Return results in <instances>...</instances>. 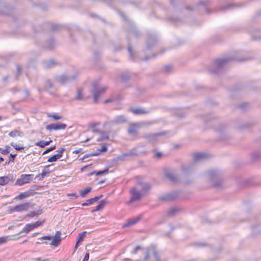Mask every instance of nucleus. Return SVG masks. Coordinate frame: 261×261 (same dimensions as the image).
I'll list each match as a JSON object with an SVG mask.
<instances>
[{
  "label": "nucleus",
  "instance_id": "nucleus-1",
  "mask_svg": "<svg viewBox=\"0 0 261 261\" xmlns=\"http://www.w3.org/2000/svg\"><path fill=\"white\" fill-rule=\"evenodd\" d=\"M248 60V59H242L237 56H233L223 59H217L214 61V67L210 69L209 71L212 73H220L224 66L229 62L230 61H244Z\"/></svg>",
  "mask_w": 261,
  "mask_h": 261
},
{
  "label": "nucleus",
  "instance_id": "nucleus-2",
  "mask_svg": "<svg viewBox=\"0 0 261 261\" xmlns=\"http://www.w3.org/2000/svg\"><path fill=\"white\" fill-rule=\"evenodd\" d=\"M210 179L213 182V186L217 189L223 187V180L220 173L217 170H211L207 172Z\"/></svg>",
  "mask_w": 261,
  "mask_h": 261
},
{
  "label": "nucleus",
  "instance_id": "nucleus-3",
  "mask_svg": "<svg viewBox=\"0 0 261 261\" xmlns=\"http://www.w3.org/2000/svg\"><path fill=\"white\" fill-rule=\"evenodd\" d=\"M77 74L74 73L71 75L63 74L61 75H55L54 76V80L55 82L64 85L76 80Z\"/></svg>",
  "mask_w": 261,
  "mask_h": 261
},
{
  "label": "nucleus",
  "instance_id": "nucleus-4",
  "mask_svg": "<svg viewBox=\"0 0 261 261\" xmlns=\"http://www.w3.org/2000/svg\"><path fill=\"white\" fill-rule=\"evenodd\" d=\"M92 86L93 90L92 93L93 97V101L94 103H97L98 102L99 97L100 95L105 93L108 88L107 87L99 88L98 87V84L96 82L93 83Z\"/></svg>",
  "mask_w": 261,
  "mask_h": 261
},
{
  "label": "nucleus",
  "instance_id": "nucleus-5",
  "mask_svg": "<svg viewBox=\"0 0 261 261\" xmlns=\"http://www.w3.org/2000/svg\"><path fill=\"white\" fill-rule=\"evenodd\" d=\"M33 177V174H22L20 178L17 179L15 185L22 186L25 184L29 183L32 180Z\"/></svg>",
  "mask_w": 261,
  "mask_h": 261
},
{
  "label": "nucleus",
  "instance_id": "nucleus-6",
  "mask_svg": "<svg viewBox=\"0 0 261 261\" xmlns=\"http://www.w3.org/2000/svg\"><path fill=\"white\" fill-rule=\"evenodd\" d=\"M178 196V191H173L160 196L159 199L164 201H170L176 199Z\"/></svg>",
  "mask_w": 261,
  "mask_h": 261
},
{
  "label": "nucleus",
  "instance_id": "nucleus-7",
  "mask_svg": "<svg viewBox=\"0 0 261 261\" xmlns=\"http://www.w3.org/2000/svg\"><path fill=\"white\" fill-rule=\"evenodd\" d=\"M165 177L173 184H177L179 182V178L175 175L173 170H167L165 172Z\"/></svg>",
  "mask_w": 261,
  "mask_h": 261
},
{
  "label": "nucleus",
  "instance_id": "nucleus-8",
  "mask_svg": "<svg viewBox=\"0 0 261 261\" xmlns=\"http://www.w3.org/2000/svg\"><path fill=\"white\" fill-rule=\"evenodd\" d=\"M16 175L13 174H9L7 176L0 177V185L4 186L9 182L13 183L16 178Z\"/></svg>",
  "mask_w": 261,
  "mask_h": 261
},
{
  "label": "nucleus",
  "instance_id": "nucleus-9",
  "mask_svg": "<svg viewBox=\"0 0 261 261\" xmlns=\"http://www.w3.org/2000/svg\"><path fill=\"white\" fill-rule=\"evenodd\" d=\"M67 125L66 124L58 122L47 125L45 128L47 130L51 131L52 130L65 129Z\"/></svg>",
  "mask_w": 261,
  "mask_h": 261
},
{
  "label": "nucleus",
  "instance_id": "nucleus-10",
  "mask_svg": "<svg viewBox=\"0 0 261 261\" xmlns=\"http://www.w3.org/2000/svg\"><path fill=\"white\" fill-rule=\"evenodd\" d=\"M157 42V39L155 35L153 34H148L146 40L147 48L151 49Z\"/></svg>",
  "mask_w": 261,
  "mask_h": 261
},
{
  "label": "nucleus",
  "instance_id": "nucleus-11",
  "mask_svg": "<svg viewBox=\"0 0 261 261\" xmlns=\"http://www.w3.org/2000/svg\"><path fill=\"white\" fill-rule=\"evenodd\" d=\"M130 193L132 194V197L129 200L130 203L133 202L141 199L142 193L137 191L135 188L131 189L130 190Z\"/></svg>",
  "mask_w": 261,
  "mask_h": 261
},
{
  "label": "nucleus",
  "instance_id": "nucleus-12",
  "mask_svg": "<svg viewBox=\"0 0 261 261\" xmlns=\"http://www.w3.org/2000/svg\"><path fill=\"white\" fill-rule=\"evenodd\" d=\"M30 206V203H24L20 205H16L10 208V212H23L28 211Z\"/></svg>",
  "mask_w": 261,
  "mask_h": 261
},
{
  "label": "nucleus",
  "instance_id": "nucleus-13",
  "mask_svg": "<svg viewBox=\"0 0 261 261\" xmlns=\"http://www.w3.org/2000/svg\"><path fill=\"white\" fill-rule=\"evenodd\" d=\"M127 120L124 115L117 116L115 118L109 121L110 124H120L127 122Z\"/></svg>",
  "mask_w": 261,
  "mask_h": 261
},
{
  "label": "nucleus",
  "instance_id": "nucleus-14",
  "mask_svg": "<svg viewBox=\"0 0 261 261\" xmlns=\"http://www.w3.org/2000/svg\"><path fill=\"white\" fill-rule=\"evenodd\" d=\"M159 136V134L155 133L143 135L142 138L145 139L149 143H154L158 141Z\"/></svg>",
  "mask_w": 261,
  "mask_h": 261
},
{
  "label": "nucleus",
  "instance_id": "nucleus-15",
  "mask_svg": "<svg viewBox=\"0 0 261 261\" xmlns=\"http://www.w3.org/2000/svg\"><path fill=\"white\" fill-rule=\"evenodd\" d=\"M61 232L60 231H56L55 235L53 238V239L52 240L51 242L49 243V244L51 246L54 247L58 246L62 240L61 237Z\"/></svg>",
  "mask_w": 261,
  "mask_h": 261
},
{
  "label": "nucleus",
  "instance_id": "nucleus-16",
  "mask_svg": "<svg viewBox=\"0 0 261 261\" xmlns=\"http://www.w3.org/2000/svg\"><path fill=\"white\" fill-rule=\"evenodd\" d=\"M210 157V155L206 153L198 152L194 154L193 160L194 162H197L200 161H203L208 159Z\"/></svg>",
  "mask_w": 261,
  "mask_h": 261
},
{
  "label": "nucleus",
  "instance_id": "nucleus-17",
  "mask_svg": "<svg viewBox=\"0 0 261 261\" xmlns=\"http://www.w3.org/2000/svg\"><path fill=\"white\" fill-rule=\"evenodd\" d=\"M139 127L140 125L138 123H131L128 128L127 132L130 135H136Z\"/></svg>",
  "mask_w": 261,
  "mask_h": 261
},
{
  "label": "nucleus",
  "instance_id": "nucleus-18",
  "mask_svg": "<svg viewBox=\"0 0 261 261\" xmlns=\"http://www.w3.org/2000/svg\"><path fill=\"white\" fill-rule=\"evenodd\" d=\"M194 163H192L181 167V171L185 174H189L194 170Z\"/></svg>",
  "mask_w": 261,
  "mask_h": 261
},
{
  "label": "nucleus",
  "instance_id": "nucleus-19",
  "mask_svg": "<svg viewBox=\"0 0 261 261\" xmlns=\"http://www.w3.org/2000/svg\"><path fill=\"white\" fill-rule=\"evenodd\" d=\"M43 66L45 68H51L58 65L59 63L54 59L44 61L43 62Z\"/></svg>",
  "mask_w": 261,
  "mask_h": 261
},
{
  "label": "nucleus",
  "instance_id": "nucleus-20",
  "mask_svg": "<svg viewBox=\"0 0 261 261\" xmlns=\"http://www.w3.org/2000/svg\"><path fill=\"white\" fill-rule=\"evenodd\" d=\"M140 34L139 31L135 27H132L128 32V37L130 39L132 37L138 38L140 36Z\"/></svg>",
  "mask_w": 261,
  "mask_h": 261
},
{
  "label": "nucleus",
  "instance_id": "nucleus-21",
  "mask_svg": "<svg viewBox=\"0 0 261 261\" xmlns=\"http://www.w3.org/2000/svg\"><path fill=\"white\" fill-rule=\"evenodd\" d=\"M141 220L140 217L134 218L128 220L125 224H123L122 227H127L133 225L137 223Z\"/></svg>",
  "mask_w": 261,
  "mask_h": 261
},
{
  "label": "nucleus",
  "instance_id": "nucleus-22",
  "mask_svg": "<svg viewBox=\"0 0 261 261\" xmlns=\"http://www.w3.org/2000/svg\"><path fill=\"white\" fill-rule=\"evenodd\" d=\"M137 185L142 186L141 193L142 194L147 193L151 188V186L148 183L143 184L141 181H138Z\"/></svg>",
  "mask_w": 261,
  "mask_h": 261
},
{
  "label": "nucleus",
  "instance_id": "nucleus-23",
  "mask_svg": "<svg viewBox=\"0 0 261 261\" xmlns=\"http://www.w3.org/2000/svg\"><path fill=\"white\" fill-rule=\"evenodd\" d=\"M102 197V195H100L99 196H96L94 198H90L86 201V202L82 204V206H87L93 204L94 202L97 201L101 197Z\"/></svg>",
  "mask_w": 261,
  "mask_h": 261
},
{
  "label": "nucleus",
  "instance_id": "nucleus-24",
  "mask_svg": "<svg viewBox=\"0 0 261 261\" xmlns=\"http://www.w3.org/2000/svg\"><path fill=\"white\" fill-rule=\"evenodd\" d=\"M54 85L51 81L49 79L45 80L43 84V89L45 91H48L49 89L53 88Z\"/></svg>",
  "mask_w": 261,
  "mask_h": 261
},
{
  "label": "nucleus",
  "instance_id": "nucleus-25",
  "mask_svg": "<svg viewBox=\"0 0 261 261\" xmlns=\"http://www.w3.org/2000/svg\"><path fill=\"white\" fill-rule=\"evenodd\" d=\"M211 2L209 0H206L205 1H201L199 3V5L202 6L204 10L207 13H210L208 10V6L210 5Z\"/></svg>",
  "mask_w": 261,
  "mask_h": 261
},
{
  "label": "nucleus",
  "instance_id": "nucleus-26",
  "mask_svg": "<svg viewBox=\"0 0 261 261\" xmlns=\"http://www.w3.org/2000/svg\"><path fill=\"white\" fill-rule=\"evenodd\" d=\"M138 153L134 151H130L129 152L123 153L122 155L117 157V159L119 160H122L124 161V158L127 156H137Z\"/></svg>",
  "mask_w": 261,
  "mask_h": 261
},
{
  "label": "nucleus",
  "instance_id": "nucleus-27",
  "mask_svg": "<svg viewBox=\"0 0 261 261\" xmlns=\"http://www.w3.org/2000/svg\"><path fill=\"white\" fill-rule=\"evenodd\" d=\"M106 203L107 201H106V200L103 199L101 200L98 203V204L95 207V208L91 211V212L94 213L95 212L102 210L104 207L105 205L106 204Z\"/></svg>",
  "mask_w": 261,
  "mask_h": 261
},
{
  "label": "nucleus",
  "instance_id": "nucleus-28",
  "mask_svg": "<svg viewBox=\"0 0 261 261\" xmlns=\"http://www.w3.org/2000/svg\"><path fill=\"white\" fill-rule=\"evenodd\" d=\"M106 203L107 201H106V200L103 199L101 200L98 203V204L95 207V208L91 211V212L94 213L95 212L102 210L104 207L105 205L106 204Z\"/></svg>",
  "mask_w": 261,
  "mask_h": 261
},
{
  "label": "nucleus",
  "instance_id": "nucleus-29",
  "mask_svg": "<svg viewBox=\"0 0 261 261\" xmlns=\"http://www.w3.org/2000/svg\"><path fill=\"white\" fill-rule=\"evenodd\" d=\"M129 110L130 111H131L135 115H141L147 113V111H145L144 109L140 108L135 109L133 108H130Z\"/></svg>",
  "mask_w": 261,
  "mask_h": 261
},
{
  "label": "nucleus",
  "instance_id": "nucleus-30",
  "mask_svg": "<svg viewBox=\"0 0 261 261\" xmlns=\"http://www.w3.org/2000/svg\"><path fill=\"white\" fill-rule=\"evenodd\" d=\"M86 233V231H83L82 233H80L79 234L78 240H77V241L76 242L74 249H76L77 248V247L80 245V244L82 243V242L83 241V238L85 236Z\"/></svg>",
  "mask_w": 261,
  "mask_h": 261
},
{
  "label": "nucleus",
  "instance_id": "nucleus-31",
  "mask_svg": "<svg viewBox=\"0 0 261 261\" xmlns=\"http://www.w3.org/2000/svg\"><path fill=\"white\" fill-rule=\"evenodd\" d=\"M51 142H52V140L50 139L48 141H40L36 142L35 144L36 146H39L41 148H43L50 144Z\"/></svg>",
  "mask_w": 261,
  "mask_h": 261
},
{
  "label": "nucleus",
  "instance_id": "nucleus-32",
  "mask_svg": "<svg viewBox=\"0 0 261 261\" xmlns=\"http://www.w3.org/2000/svg\"><path fill=\"white\" fill-rule=\"evenodd\" d=\"M100 134H101V136L97 139V141L98 142H100L105 140H108L109 139V134L108 132H101Z\"/></svg>",
  "mask_w": 261,
  "mask_h": 261
},
{
  "label": "nucleus",
  "instance_id": "nucleus-33",
  "mask_svg": "<svg viewBox=\"0 0 261 261\" xmlns=\"http://www.w3.org/2000/svg\"><path fill=\"white\" fill-rule=\"evenodd\" d=\"M180 211V209L177 207H173L171 208L168 213L167 216L168 217H172L175 214L178 213Z\"/></svg>",
  "mask_w": 261,
  "mask_h": 261
},
{
  "label": "nucleus",
  "instance_id": "nucleus-34",
  "mask_svg": "<svg viewBox=\"0 0 261 261\" xmlns=\"http://www.w3.org/2000/svg\"><path fill=\"white\" fill-rule=\"evenodd\" d=\"M22 135H23L22 132H21L19 130H16V129H15L13 131L10 132L9 134V136L12 138L16 137L17 136L21 137V136H22Z\"/></svg>",
  "mask_w": 261,
  "mask_h": 261
},
{
  "label": "nucleus",
  "instance_id": "nucleus-35",
  "mask_svg": "<svg viewBox=\"0 0 261 261\" xmlns=\"http://www.w3.org/2000/svg\"><path fill=\"white\" fill-rule=\"evenodd\" d=\"M150 252L152 253L154 258L156 260H158L160 259V255L156 249V248L154 246H151L149 247Z\"/></svg>",
  "mask_w": 261,
  "mask_h": 261
},
{
  "label": "nucleus",
  "instance_id": "nucleus-36",
  "mask_svg": "<svg viewBox=\"0 0 261 261\" xmlns=\"http://www.w3.org/2000/svg\"><path fill=\"white\" fill-rule=\"evenodd\" d=\"M55 46V42L54 39L50 38L46 42V48L48 49H53Z\"/></svg>",
  "mask_w": 261,
  "mask_h": 261
},
{
  "label": "nucleus",
  "instance_id": "nucleus-37",
  "mask_svg": "<svg viewBox=\"0 0 261 261\" xmlns=\"http://www.w3.org/2000/svg\"><path fill=\"white\" fill-rule=\"evenodd\" d=\"M50 166V165H47L44 167V169H43V171L42 173H41V176H48L49 173L51 171V170H50L49 168Z\"/></svg>",
  "mask_w": 261,
  "mask_h": 261
},
{
  "label": "nucleus",
  "instance_id": "nucleus-38",
  "mask_svg": "<svg viewBox=\"0 0 261 261\" xmlns=\"http://www.w3.org/2000/svg\"><path fill=\"white\" fill-rule=\"evenodd\" d=\"M92 190L91 187H87L85 188L84 190L81 191L80 192L81 196L84 198L86 196L87 194H88Z\"/></svg>",
  "mask_w": 261,
  "mask_h": 261
},
{
  "label": "nucleus",
  "instance_id": "nucleus-39",
  "mask_svg": "<svg viewBox=\"0 0 261 261\" xmlns=\"http://www.w3.org/2000/svg\"><path fill=\"white\" fill-rule=\"evenodd\" d=\"M169 20L175 25H179L182 23L181 20L178 18L171 17Z\"/></svg>",
  "mask_w": 261,
  "mask_h": 261
},
{
  "label": "nucleus",
  "instance_id": "nucleus-40",
  "mask_svg": "<svg viewBox=\"0 0 261 261\" xmlns=\"http://www.w3.org/2000/svg\"><path fill=\"white\" fill-rule=\"evenodd\" d=\"M108 172H109V169L107 168V169H105L103 170L98 171L97 172H91V173L89 174V175H93L94 174H95L96 175H102V174H103L108 173Z\"/></svg>",
  "mask_w": 261,
  "mask_h": 261
},
{
  "label": "nucleus",
  "instance_id": "nucleus-41",
  "mask_svg": "<svg viewBox=\"0 0 261 261\" xmlns=\"http://www.w3.org/2000/svg\"><path fill=\"white\" fill-rule=\"evenodd\" d=\"M236 7L234 5L231 4H227L224 6H222L220 8V11H225L228 9H231V8H233Z\"/></svg>",
  "mask_w": 261,
  "mask_h": 261
},
{
  "label": "nucleus",
  "instance_id": "nucleus-42",
  "mask_svg": "<svg viewBox=\"0 0 261 261\" xmlns=\"http://www.w3.org/2000/svg\"><path fill=\"white\" fill-rule=\"evenodd\" d=\"M83 91L82 90L78 89L77 90V96L75 97V99L77 100H82L84 99V98L82 96Z\"/></svg>",
  "mask_w": 261,
  "mask_h": 261
},
{
  "label": "nucleus",
  "instance_id": "nucleus-43",
  "mask_svg": "<svg viewBox=\"0 0 261 261\" xmlns=\"http://www.w3.org/2000/svg\"><path fill=\"white\" fill-rule=\"evenodd\" d=\"M60 156V154H55L49 158L47 160V162L50 163L56 162L58 160L61 158Z\"/></svg>",
  "mask_w": 261,
  "mask_h": 261
},
{
  "label": "nucleus",
  "instance_id": "nucleus-44",
  "mask_svg": "<svg viewBox=\"0 0 261 261\" xmlns=\"http://www.w3.org/2000/svg\"><path fill=\"white\" fill-rule=\"evenodd\" d=\"M33 229L31 224H27L22 229V230L20 232V233L22 232H28L31 231Z\"/></svg>",
  "mask_w": 261,
  "mask_h": 261
},
{
  "label": "nucleus",
  "instance_id": "nucleus-45",
  "mask_svg": "<svg viewBox=\"0 0 261 261\" xmlns=\"http://www.w3.org/2000/svg\"><path fill=\"white\" fill-rule=\"evenodd\" d=\"M42 213V210L41 209H39L38 210L37 212L35 211L31 212L30 214L28 215V216L31 218L34 217L35 216H38L39 215L41 214Z\"/></svg>",
  "mask_w": 261,
  "mask_h": 261
},
{
  "label": "nucleus",
  "instance_id": "nucleus-46",
  "mask_svg": "<svg viewBox=\"0 0 261 261\" xmlns=\"http://www.w3.org/2000/svg\"><path fill=\"white\" fill-rule=\"evenodd\" d=\"M127 50L129 54V57L131 58V59L135 60V57L134 53L132 49L131 45L129 43L128 44Z\"/></svg>",
  "mask_w": 261,
  "mask_h": 261
},
{
  "label": "nucleus",
  "instance_id": "nucleus-47",
  "mask_svg": "<svg viewBox=\"0 0 261 261\" xmlns=\"http://www.w3.org/2000/svg\"><path fill=\"white\" fill-rule=\"evenodd\" d=\"M121 79L122 82H126L129 80L130 75L127 72L124 73L121 75Z\"/></svg>",
  "mask_w": 261,
  "mask_h": 261
},
{
  "label": "nucleus",
  "instance_id": "nucleus-48",
  "mask_svg": "<svg viewBox=\"0 0 261 261\" xmlns=\"http://www.w3.org/2000/svg\"><path fill=\"white\" fill-rule=\"evenodd\" d=\"M10 147L8 145L5 146V149H3L0 147V152L3 154H7L9 153Z\"/></svg>",
  "mask_w": 261,
  "mask_h": 261
},
{
  "label": "nucleus",
  "instance_id": "nucleus-49",
  "mask_svg": "<svg viewBox=\"0 0 261 261\" xmlns=\"http://www.w3.org/2000/svg\"><path fill=\"white\" fill-rule=\"evenodd\" d=\"M112 97L113 99H115V101H113V102H115L116 103H119L122 99V97L121 94H117L112 96Z\"/></svg>",
  "mask_w": 261,
  "mask_h": 261
},
{
  "label": "nucleus",
  "instance_id": "nucleus-50",
  "mask_svg": "<svg viewBox=\"0 0 261 261\" xmlns=\"http://www.w3.org/2000/svg\"><path fill=\"white\" fill-rule=\"evenodd\" d=\"M31 192L26 191L25 192L21 193L18 195V197L20 199H23L30 196Z\"/></svg>",
  "mask_w": 261,
  "mask_h": 261
},
{
  "label": "nucleus",
  "instance_id": "nucleus-51",
  "mask_svg": "<svg viewBox=\"0 0 261 261\" xmlns=\"http://www.w3.org/2000/svg\"><path fill=\"white\" fill-rule=\"evenodd\" d=\"M11 146H13L17 151H20L24 149V147L23 146H19L17 145L16 143L14 142H11L10 143Z\"/></svg>",
  "mask_w": 261,
  "mask_h": 261
},
{
  "label": "nucleus",
  "instance_id": "nucleus-52",
  "mask_svg": "<svg viewBox=\"0 0 261 261\" xmlns=\"http://www.w3.org/2000/svg\"><path fill=\"white\" fill-rule=\"evenodd\" d=\"M99 154V152H97V153H90V154H85L83 158H81L80 159V160H82L83 161V160L86 159V158H88L90 156H97V155H98Z\"/></svg>",
  "mask_w": 261,
  "mask_h": 261
},
{
  "label": "nucleus",
  "instance_id": "nucleus-53",
  "mask_svg": "<svg viewBox=\"0 0 261 261\" xmlns=\"http://www.w3.org/2000/svg\"><path fill=\"white\" fill-rule=\"evenodd\" d=\"M21 71H22V68L20 67V65H17V73H16V75L15 76V80L16 81L18 80L19 75L20 74V73L21 72Z\"/></svg>",
  "mask_w": 261,
  "mask_h": 261
},
{
  "label": "nucleus",
  "instance_id": "nucleus-54",
  "mask_svg": "<svg viewBox=\"0 0 261 261\" xmlns=\"http://www.w3.org/2000/svg\"><path fill=\"white\" fill-rule=\"evenodd\" d=\"M260 154L258 152H254L252 154V158L253 160H256L260 157Z\"/></svg>",
  "mask_w": 261,
  "mask_h": 261
},
{
  "label": "nucleus",
  "instance_id": "nucleus-55",
  "mask_svg": "<svg viewBox=\"0 0 261 261\" xmlns=\"http://www.w3.org/2000/svg\"><path fill=\"white\" fill-rule=\"evenodd\" d=\"M172 69V67L171 65H166L164 67V71L166 73H169Z\"/></svg>",
  "mask_w": 261,
  "mask_h": 261
},
{
  "label": "nucleus",
  "instance_id": "nucleus-56",
  "mask_svg": "<svg viewBox=\"0 0 261 261\" xmlns=\"http://www.w3.org/2000/svg\"><path fill=\"white\" fill-rule=\"evenodd\" d=\"M56 149V146L54 145L53 146H51L49 148H48L47 149H46L45 151H43V153H42V155H44L45 154H46L47 153H48L49 152L54 150Z\"/></svg>",
  "mask_w": 261,
  "mask_h": 261
},
{
  "label": "nucleus",
  "instance_id": "nucleus-57",
  "mask_svg": "<svg viewBox=\"0 0 261 261\" xmlns=\"http://www.w3.org/2000/svg\"><path fill=\"white\" fill-rule=\"evenodd\" d=\"M16 156V154L11 153L9 156V162L13 163Z\"/></svg>",
  "mask_w": 261,
  "mask_h": 261
},
{
  "label": "nucleus",
  "instance_id": "nucleus-58",
  "mask_svg": "<svg viewBox=\"0 0 261 261\" xmlns=\"http://www.w3.org/2000/svg\"><path fill=\"white\" fill-rule=\"evenodd\" d=\"M48 117H50V118H52L53 119H54L55 120H60L61 119L62 117L61 116H58L57 115H48L47 116Z\"/></svg>",
  "mask_w": 261,
  "mask_h": 261
},
{
  "label": "nucleus",
  "instance_id": "nucleus-59",
  "mask_svg": "<svg viewBox=\"0 0 261 261\" xmlns=\"http://www.w3.org/2000/svg\"><path fill=\"white\" fill-rule=\"evenodd\" d=\"M52 238V237L51 236H43V237H42L38 239L40 241H42L43 240H51Z\"/></svg>",
  "mask_w": 261,
  "mask_h": 261
},
{
  "label": "nucleus",
  "instance_id": "nucleus-60",
  "mask_svg": "<svg viewBox=\"0 0 261 261\" xmlns=\"http://www.w3.org/2000/svg\"><path fill=\"white\" fill-rule=\"evenodd\" d=\"M60 28V25H59L58 24H54L51 26V30L52 31H56L58 30Z\"/></svg>",
  "mask_w": 261,
  "mask_h": 261
},
{
  "label": "nucleus",
  "instance_id": "nucleus-61",
  "mask_svg": "<svg viewBox=\"0 0 261 261\" xmlns=\"http://www.w3.org/2000/svg\"><path fill=\"white\" fill-rule=\"evenodd\" d=\"M239 106L240 109H242L243 110H245V108L248 106V104L247 103H240Z\"/></svg>",
  "mask_w": 261,
  "mask_h": 261
},
{
  "label": "nucleus",
  "instance_id": "nucleus-62",
  "mask_svg": "<svg viewBox=\"0 0 261 261\" xmlns=\"http://www.w3.org/2000/svg\"><path fill=\"white\" fill-rule=\"evenodd\" d=\"M150 252H150V250H149V247L147 249V251H146V254L144 257V260H147L149 258Z\"/></svg>",
  "mask_w": 261,
  "mask_h": 261
},
{
  "label": "nucleus",
  "instance_id": "nucleus-63",
  "mask_svg": "<svg viewBox=\"0 0 261 261\" xmlns=\"http://www.w3.org/2000/svg\"><path fill=\"white\" fill-rule=\"evenodd\" d=\"M141 249V247L139 245H137L132 251L133 254H136L139 250Z\"/></svg>",
  "mask_w": 261,
  "mask_h": 261
},
{
  "label": "nucleus",
  "instance_id": "nucleus-64",
  "mask_svg": "<svg viewBox=\"0 0 261 261\" xmlns=\"http://www.w3.org/2000/svg\"><path fill=\"white\" fill-rule=\"evenodd\" d=\"M65 150V149L64 148H62L61 149L58 150L57 151L58 152V153L57 154H60V158H62L63 156V153Z\"/></svg>",
  "mask_w": 261,
  "mask_h": 261
}]
</instances>
